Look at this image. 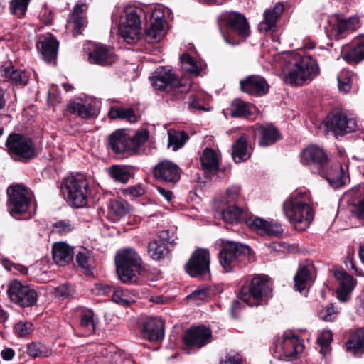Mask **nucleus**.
<instances>
[{"instance_id":"1","label":"nucleus","mask_w":364,"mask_h":364,"mask_svg":"<svg viewBox=\"0 0 364 364\" xmlns=\"http://www.w3.org/2000/svg\"><path fill=\"white\" fill-rule=\"evenodd\" d=\"M309 191L297 190L284 201L282 208L286 218L294 228L302 231L308 228L314 219Z\"/></svg>"},{"instance_id":"2","label":"nucleus","mask_w":364,"mask_h":364,"mask_svg":"<svg viewBox=\"0 0 364 364\" xmlns=\"http://www.w3.org/2000/svg\"><path fill=\"white\" fill-rule=\"evenodd\" d=\"M220 214L223 220L228 223L245 220L247 225L261 235L277 236L282 232L281 225L277 222L267 221L255 216L247 218L246 213L235 205H227L221 210Z\"/></svg>"},{"instance_id":"3","label":"nucleus","mask_w":364,"mask_h":364,"mask_svg":"<svg viewBox=\"0 0 364 364\" xmlns=\"http://www.w3.org/2000/svg\"><path fill=\"white\" fill-rule=\"evenodd\" d=\"M117 272L124 283H134L141 274V259L139 254L131 247L119 250L115 256Z\"/></svg>"},{"instance_id":"4","label":"nucleus","mask_w":364,"mask_h":364,"mask_svg":"<svg viewBox=\"0 0 364 364\" xmlns=\"http://www.w3.org/2000/svg\"><path fill=\"white\" fill-rule=\"evenodd\" d=\"M318 73V63L311 56L298 59L283 70L284 81L294 86L303 85L306 81L314 78Z\"/></svg>"},{"instance_id":"5","label":"nucleus","mask_w":364,"mask_h":364,"mask_svg":"<svg viewBox=\"0 0 364 364\" xmlns=\"http://www.w3.org/2000/svg\"><path fill=\"white\" fill-rule=\"evenodd\" d=\"M271 291L267 277L257 275L242 287L240 299L250 306H258L267 299Z\"/></svg>"},{"instance_id":"6","label":"nucleus","mask_w":364,"mask_h":364,"mask_svg":"<svg viewBox=\"0 0 364 364\" xmlns=\"http://www.w3.org/2000/svg\"><path fill=\"white\" fill-rule=\"evenodd\" d=\"M250 254V248L245 245L227 242L218 254L219 262L226 272H230L240 266V262Z\"/></svg>"},{"instance_id":"7","label":"nucleus","mask_w":364,"mask_h":364,"mask_svg":"<svg viewBox=\"0 0 364 364\" xmlns=\"http://www.w3.org/2000/svg\"><path fill=\"white\" fill-rule=\"evenodd\" d=\"M68 203L73 207H84L87 202L88 183L82 174L71 175L65 181Z\"/></svg>"},{"instance_id":"8","label":"nucleus","mask_w":364,"mask_h":364,"mask_svg":"<svg viewBox=\"0 0 364 364\" xmlns=\"http://www.w3.org/2000/svg\"><path fill=\"white\" fill-rule=\"evenodd\" d=\"M8 209L11 215L17 218L25 213L33 198V193L22 185L11 186L8 188Z\"/></svg>"},{"instance_id":"9","label":"nucleus","mask_w":364,"mask_h":364,"mask_svg":"<svg viewBox=\"0 0 364 364\" xmlns=\"http://www.w3.org/2000/svg\"><path fill=\"white\" fill-rule=\"evenodd\" d=\"M210 263L208 249L198 248L192 253L191 257L186 262V272L191 277L209 280L211 277Z\"/></svg>"},{"instance_id":"10","label":"nucleus","mask_w":364,"mask_h":364,"mask_svg":"<svg viewBox=\"0 0 364 364\" xmlns=\"http://www.w3.org/2000/svg\"><path fill=\"white\" fill-rule=\"evenodd\" d=\"M6 146L9 154L15 160H27L35 155V148L31 140L18 134L9 136Z\"/></svg>"},{"instance_id":"11","label":"nucleus","mask_w":364,"mask_h":364,"mask_svg":"<svg viewBox=\"0 0 364 364\" xmlns=\"http://www.w3.org/2000/svg\"><path fill=\"white\" fill-rule=\"evenodd\" d=\"M359 27V18L352 16L345 18L342 15L334 14L329 17L326 33L329 38L339 39L346 32H351Z\"/></svg>"},{"instance_id":"12","label":"nucleus","mask_w":364,"mask_h":364,"mask_svg":"<svg viewBox=\"0 0 364 364\" xmlns=\"http://www.w3.org/2000/svg\"><path fill=\"white\" fill-rule=\"evenodd\" d=\"M152 85L157 90L169 92L181 85V80L171 66L158 68L149 77Z\"/></svg>"},{"instance_id":"13","label":"nucleus","mask_w":364,"mask_h":364,"mask_svg":"<svg viewBox=\"0 0 364 364\" xmlns=\"http://www.w3.org/2000/svg\"><path fill=\"white\" fill-rule=\"evenodd\" d=\"M326 127L336 134H344L355 131L357 123L352 114L334 109L327 117Z\"/></svg>"},{"instance_id":"14","label":"nucleus","mask_w":364,"mask_h":364,"mask_svg":"<svg viewBox=\"0 0 364 364\" xmlns=\"http://www.w3.org/2000/svg\"><path fill=\"white\" fill-rule=\"evenodd\" d=\"M304 350L299 338L291 331H285L282 341L276 346L275 354L278 359L284 360L296 357Z\"/></svg>"},{"instance_id":"15","label":"nucleus","mask_w":364,"mask_h":364,"mask_svg":"<svg viewBox=\"0 0 364 364\" xmlns=\"http://www.w3.org/2000/svg\"><path fill=\"white\" fill-rule=\"evenodd\" d=\"M7 291L11 300L22 306H30L36 302V291L19 282L13 281L10 283Z\"/></svg>"},{"instance_id":"16","label":"nucleus","mask_w":364,"mask_h":364,"mask_svg":"<svg viewBox=\"0 0 364 364\" xmlns=\"http://www.w3.org/2000/svg\"><path fill=\"white\" fill-rule=\"evenodd\" d=\"M93 291L98 295L112 294V301L119 305L127 306L136 301V294L127 289L121 287H114L103 284H96Z\"/></svg>"},{"instance_id":"17","label":"nucleus","mask_w":364,"mask_h":364,"mask_svg":"<svg viewBox=\"0 0 364 364\" xmlns=\"http://www.w3.org/2000/svg\"><path fill=\"white\" fill-rule=\"evenodd\" d=\"M318 173L325 178L329 184L334 188L343 186L346 181V177L341 164L338 161L327 162L323 165Z\"/></svg>"},{"instance_id":"18","label":"nucleus","mask_w":364,"mask_h":364,"mask_svg":"<svg viewBox=\"0 0 364 364\" xmlns=\"http://www.w3.org/2000/svg\"><path fill=\"white\" fill-rule=\"evenodd\" d=\"M154 176L160 181L176 183L181 178L179 167L168 160L159 162L154 168Z\"/></svg>"},{"instance_id":"19","label":"nucleus","mask_w":364,"mask_h":364,"mask_svg":"<svg viewBox=\"0 0 364 364\" xmlns=\"http://www.w3.org/2000/svg\"><path fill=\"white\" fill-rule=\"evenodd\" d=\"M141 333L144 338L150 341L156 342L163 339L164 326L163 321L158 317H149L141 324Z\"/></svg>"},{"instance_id":"20","label":"nucleus","mask_w":364,"mask_h":364,"mask_svg":"<svg viewBox=\"0 0 364 364\" xmlns=\"http://www.w3.org/2000/svg\"><path fill=\"white\" fill-rule=\"evenodd\" d=\"M212 331L210 328L199 326L187 330L183 336V343L188 346L201 348L211 341Z\"/></svg>"},{"instance_id":"21","label":"nucleus","mask_w":364,"mask_h":364,"mask_svg":"<svg viewBox=\"0 0 364 364\" xmlns=\"http://www.w3.org/2000/svg\"><path fill=\"white\" fill-rule=\"evenodd\" d=\"M328 157L323 149L311 145L306 147L300 154V161L304 165H316L318 170L327 162Z\"/></svg>"},{"instance_id":"22","label":"nucleus","mask_w":364,"mask_h":364,"mask_svg":"<svg viewBox=\"0 0 364 364\" xmlns=\"http://www.w3.org/2000/svg\"><path fill=\"white\" fill-rule=\"evenodd\" d=\"M58 46V41L49 33L40 36L37 42V48L47 62H51L56 58Z\"/></svg>"},{"instance_id":"23","label":"nucleus","mask_w":364,"mask_h":364,"mask_svg":"<svg viewBox=\"0 0 364 364\" xmlns=\"http://www.w3.org/2000/svg\"><path fill=\"white\" fill-rule=\"evenodd\" d=\"M334 275L339 281V287L336 291L337 298L341 302H346L350 299L356 284L355 280L344 270H336Z\"/></svg>"},{"instance_id":"24","label":"nucleus","mask_w":364,"mask_h":364,"mask_svg":"<svg viewBox=\"0 0 364 364\" xmlns=\"http://www.w3.org/2000/svg\"><path fill=\"white\" fill-rule=\"evenodd\" d=\"M89 61L92 64L106 66L116 60L113 50L104 45H95L93 50L89 53Z\"/></svg>"},{"instance_id":"25","label":"nucleus","mask_w":364,"mask_h":364,"mask_svg":"<svg viewBox=\"0 0 364 364\" xmlns=\"http://www.w3.org/2000/svg\"><path fill=\"white\" fill-rule=\"evenodd\" d=\"M240 88L250 95H263L267 92L269 86L264 77L250 75L240 81Z\"/></svg>"},{"instance_id":"26","label":"nucleus","mask_w":364,"mask_h":364,"mask_svg":"<svg viewBox=\"0 0 364 364\" xmlns=\"http://www.w3.org/2000/svg\"><path fill=\"white\" fill-rule=\"evenodd\" d=\"M314 267L311 263L301 264L294 276L295 287L299 291L311 285L314 281Z\"/></svg>"},{"instance_id":"27","label":"nucleus","mask_w":364,"mask_h":364,"mask_svg":"<svg viewBox=\"0 0 364 364\" xmlns=\"http://www.w3.org/2000/svg\"><path fill=\"white\" fill-rule=\"evenodd\" d=\"M201 166L205 178L210 180L219 168V161L217 154L211 149H204L200 157Z\"/></svg>"},{"instance_id":"28","label":"nucleus","mask_w":364,"mask_h":364,"mask_svg":"<svg viewBox=\"0 0 364 364\" xmlns=\"http://www.w3.org/2000/svg\"><path fill=\"white\" fill-rule=\"evenodd\" d=\"M227 23L232 31L236 33L242 38L249 36L250 26L245 17L240 13L232 12L227 16Z\"/></svg>"},{"instance_id":"29","label":"nucleus","mask_w":364,"mask_h":364,"mask_svg":"<svg viewBox=\"0 0 364 364\" xmlns=\"http://www.w3.org/2000/svg\"><path fill=\"white\" fill-rule=\"evenodd\" d=\"M109 144L116 153L132 150L131 136L124 130L119 129L109 136Z\"/></svg>"},{"instance_id":"30","label":"nucleus","mask_w":364,"mask_h":364,"mask_svg":"<svg viewBox=\"0 0 364 364\" xmlns=\"http://www.w3.org/2000/svg\"><path fill=\"white\" fill-rule=\"evenodd\" d=\"M250 147L248 145L247 136L242 134L232 145V156L235 163L247 161L250 157Z\"/></svg>"},{"instance_id":"31","label":"nucleus","mask_w":364,"mask_h":364,"mask_svg":"<svg viewBox=\"0 0 364 364\" xmlns=\"http://www.w3.org/2000/svg\"><path fill=\"white\" fill-rule=\"evenodd\" d=\"M53 258L54 262L60 266L68 264L73 259L72 247L63 242L53 244Z\"/></svg>"},{"instance_id":"32","label":"nucleus","mask_w":364,"mask_h":364,"mask_svg":"<svg viewBox=\"0 0 364 364\" xmlns=\"http://www.w3.org/2000/svg\"><path fill=\"white\" fill-rule=\"evenodd\" d=\"M256 129L260 136L259 144L261 146L272 145L280 139L278 130L272 124L259 125Z\"/></svg>"},{"instance_id":"33","label":"nucleus","mask_w":364,"mask_h":364,"mask_svg":"<svg viewBox=\"0 0 364 364\" xmlns=\"http://www.w3.org/2000/svg\"><path fill=\"white\" fill-rule=\"evenodd\" d=\"M87 9L86 4L83 3L77 4L71 14L70 20L68 21L69 26L73 29V33L77 36L81 33V28L85 24L84 11Z\"/></svg>"},{"instance_id":"34","label":"nucleus","mask_w":364,"mask_h":364,"mask_svg":"<svg viewBox=\"0 0 364 364\" xmlns=\"http://www.w3.org/2000/svg\"><path fill=\"white\" fill-rule=\"evenodd\" d=\"M283 9V5L277 4L273 9L266 10L264 13V19L259 25L260 30H264L266 32L273 31L276 21L282 14Z\"/></svg>"},{"instance_id":"35","label":"nucleus","mask_w":364,"mask_h":364,"mask_svg":"<svg viewBox=\"0 0 364 364\" xmlns=\"http://www.w3.org/2000/svg\"><path fill=\"white\" fill-rule=\"evenodd\" d=\"M129 210V205L122 198L110 200L108 204V215L113 221L125 216Z\"/></svg>"},{"instance_id":"36","label":"nucleus","mask_w":364,"mask_h":364,"mask_svg":"<svg viewBox=\"0 0 364 364\" xmlns=\"http://www.w3.org/2000/svg\"><path fill=\"white\" fill-rule=\"evenodd\" d=\"M70 113L76 114L84 119H90L95 116L96 111L89 102H71L68 105Z\"/></svg>"},{"instance_id":"37","label":"nucleus","mask_w":364,"mask_h":364,"mask_svg":"<svg viewBox=\"0 0 364 364\" xmlns=\"http://www.w3.org/2000/svg\"><path fill=\"white\" fill-rule=\"evenodd\" d=\"M169 249L161 240H153L148 245V254L154 260H160L167 256Z\"/></svg>"},{"instance_id":"38","label":"nucleus","mask_w":364,"mask_h":364,"mask_svg":"<svg viewBox=\"0 0 364 364\" xmlns=\"http://www.w3.org/2000/svg\"><path fill=\"white\" fill-rule=\"evenodd\" d=\"M348 351L354 354L364 352V330L356 331L346 343Z\"/></svg>"},{"instance_id":"39","label":"nucleus","mask_w":364,"mask_h":364,"mask_svg":"<svg viewBox=\"0 0 364 364\" xmlns=\"http://www.w3.org/2000/svg\"><path fill=\"white\" fill-rule=\"evenodd\" d=\"M108 115L112 119H124L131 123H134L138 120L134 111L131 108L113 107L109 109Z\"/></svg>"},{"instance_id":"40","label":"nucleus","mask_w":364,"mask_h":364,"mask_svg":"<svg viewBox=\"0 0 364 364\" xmlns=\"http://www.w3.org/2000/svg\"><path fill=\"white\" fill-rule=\"evenodd\" d=\"M109 176L121 183H127L132 174L128 167L121 165H113L108 171Z\"/></svg>"},{"instance_id":"41","label":"nucleus","mask_w":364,"mask_h":364,"mask_svg":"<svg viewBox=\"0 0 364 364\" xmlns=\"http://www.w3.org/2000/svg\"><path fill=\"white\" fill-rule=\"evenodd\" d=\"M4 73L6 77L10 78L16 83L26 85L28 82L29 77L27 73L23 70L14 69L13 66L5 68Z\"/></svg>"},{"instance_id":"42","label":"nucleus","mask_w":364,"mask_h":364,"mask_svg":"<svg viewBox=\"0 0 364 364\" xmlns=\"http://www.w3.org/2000/svg\"><path fill=\"white\" fill-rule=\"evenodd\" d=\"M251 114L250 105L241 100H235L231 105V115L234 117H247Z\"/></svg>"},{"instance_id":"43","label":"nucleus","mask_w":364,"mask_h":364,"mask_svg":"<svg viewBox=\"0 0 364 364\" xmlns=\"http://www.w3.org/2000/svg\"><path fill=\"white\" fill-rule=\"evenodd\" d=\"M28 354L33 358H46L51 355V349L41 343H32L28 346Z\"/></svg>"},{"instance_id":"44","label":"nucleus","mask_w":364,"mask_h":364,"mask_svg":"<svg viewBox=\"0 0 364 364\" xmlns=\"http://www.w3.org/2000/svg\"><path fill=\"white\" fill-rule=\"evenodd\" d=\"M345 60L350 63H357L364 59V42L357 44L350 50L343 54Z\"/></svg>"},{"instance_id":"45","label":"nucleus","mask_w":364,"mask_h":364,"mask_svg":"<svg viewBox=\"0 0 364 364\" xmlns=\"http://www.w3.org/2000/svg\"><path fill=\"white\" fill-rule=\"evenodd\" d=\"M102 356L104 358V364L114 363V364H134V361L130 358H124L120 354L108 351L104 349L101 352Z\"/></svg>"},{"instance_id":"46","label":"nucleus","mask_w":364,"mask_h":364,"mask_svg":"<svg viewBox=\"0 0 364 364\" xmlns=\"http://www.w3.org/2000/svg\"><path fill=\"white\" fill-rule=\"evenodd\" d=\"M183 65H186L188 67L185 68L186 72L193 76H198L202 69V63L193 58L190 56L188 54L183 53ZM184 70V68H183Z\"/></svg>"},{"instance_id":"47","label":"nucleus","mask_w":364,"mask_h":364,"mask_svg":"<svg viewBox=\"0 0 364 364\" xmlns=\"http://www.w3.org/2000/svg\"><path fill=\"white\" fill-rule=\"evenodd\" d=\"M119 33L124 40L127 43L131 44L139 38L141 29H136L132 26L120 25Z\"/></svg>"},{"instance_id":"48","label":"nucleus","mask_w":364,"mask_h":364,"mask_svg":"<svg viewBox=\"0 0 364 364\" xmlns=\"http://www.w3.org/2000/svg\"><path fill=\"white\" fill-rule=\"evenodd\" d=\"M30 1L31 0H11L9 6L10 13L19 18L23 17Z\"/></svg>"},{"instance_id":"49","label":"nucleus","mask_w":364,"mask_h":364,"mask_svg":"<svg viewBox=\"0 0 364 364\" xmlns=\"http://www.w3.org/2000/svg\"><path fill=\"white\" fill-rule=\"evenodd\" d=\"M318 343L321 348V353L326 355L331 350V343L333 340V333L329 330H323L318 336Z\"/></svg>"},{"instance_id":"50","label":"nucleus","mask_w":364,"mask_h":364,"mask_svg":"<svg viewBox=\"0 0 364 364\" xmlns=\"http://www.w3.org/2000/svg\"><path fill=\"white\" fill-rule=\"evenodd\" d=\"M90 250L85 247H80L76 255V262L79 267L89 271L90 268Z\"/></svg>"},{"instance_id":"51","label":"nucleus","mask_w":364,"mask_h":364,"mask_svg":"<svg viewBox=\"0 0 364 364\" xmlns=\"http://www.w3.org/2000/svg\"><path fill=\"white\" fill-rule=\"evenodd\" d=\"M161 28L149 26L145 31V39L149 43L159 42L163 37L164 33Z\"/></svg>"},{"instance_id":"52","label":"nucleus","mask_w":364,"mask_h":364,"mask_svg":"<svg viewBox=\"0 0 364 364\" xmlns=\"http://www.w3.org/2000/svg\"><path fill=\"white\" fill-rule=\"evenodd\" d=\"M168 147L171 148L173 151H176L182 146V132H176L173 129L168 131Z\"/></svg>"},{"instance_id":"53","label":"nucleus","mask_w":364,"mask_h":364,"mask_svg":"<svg viewBox=\"0 0 364 364\" xmlns=\"http://www.w3.org/2000/svg\"><path fill=\"white\" fill-rule=\"evenodd\" d=\"M352 75L348 72H342L337 77L338 86L340 92H348L351 88Z\"/></svg>"},{"instance_id":"54","label":"nucleus","mask_w":364,"mask_h":364,"mask_svg":"<svg viewBox=\"0 0 364 364\" xmlns=\"http://www.w3.org/2000/svg\"><path fill=\"white\" fill-rule=\"evenodd\" d=\"M80 326L88 333L95 331V323L94 321V313L92 311H88L82 315Z\"/></svg>"},{"instance_id":"55","label":"nucleus","mask_w":364,"mask_h":364,"mask_svg":"<svg viewBox=\"0 0 364 364\" xmlns=\"http://www.w3.org/2000/svg\"><path fill=\"white\" fill-rule=\"evenodd\" d=\"M207 297V291L205 288L199 287L188 294L186 299L188 302L199 305Z\"/></svg>"},{"instance_id":"56","label":"nucleus","mask_w":364,"mask_h":364,"mask_svg":"<svg viewBox=\"0 0 364 364\" xmlns=\"http://www.w3.org/2000/svg\"><path fill=\"white\" fill-rule=\"evenodd\" d=\"M149 138V133L146 130L138 131L134 136H131L132 150H136L143 145Z\"/></svg>"},{"instance_id":"57","label":"nucleus","mask_w":364,"mask_h":364,"mask_svg":"<svg viewBox=\"0 0 364 364\" xmlns=\"http://www.w3.org/2000/svg\"><path fill=\"white\" fill-rule=\"evenodd\" d=\"M121 25L132 26L136 29H141V22L136 11L130 10L126 13L125 18Z\"/></svg>"},{"instance_id":"58","label":"nucleus","mask_w":364,"mask_h":364,"mask_svg":"<svg viewBox=\"0 0 364 364\" xmlns=\"http://www.w3.org/2000/svg\"><path fill=\"white\" fill-rule=\"evenodd\" d=\"M73 229V226L68 220H59L53 225V232L60 235L70 232Z\"/></svg>"},{"instance_id":"59","label":"nucleus","mask_w":364,"mask_h":364,"mask_svg":"<svg viewBox=\"0 0 364 364\" xmlns=\"http://www.w3.org/2000/svg\"><path fill=\"white\" fill-rule=\"evenodd\" d=\"M165 23L164 14L161 9L152 11L150 17V26L164 28Z\"/></svg>"},{"instance_id":"60","label":"nucleus","mask_w":364,"mask_h":364,"mask_svg":"<svg viewBox=\"0 0 364 364\" xmlns=\"http://www.w3.org/2000/svg\"><path fill=\"white\" fill-rule=\"evenodd\" d=\"M15 333L19 336H26L33 331V325L30 322L20 321L16 324Z\"/></svg>"},{"instance_id":"61","label":"nucleus","mask_w":364,"mask_h":364,"mask_svg":"<svg viewBox=\"0 0 364 364\" xmlns=\"http://www.w3.org/2000/svg\"><path fill=\"white\" fill-rule=\"evenodd\" d=\"M201 95H202L200 93H198L196 95H191L189 96V101L188 102V108L191 111H195V110L207 111V110H208L203 105L200 104Z\"/></svg>"},{"instance_id":"62","label":"nucleus","mask_w":364,"mask_h":364,"mask_svg":"<svg viewBox=\"0 0 364 364\" xmlns=\"http://www.w3.org/2000/svg\"><path fill=\"white\" fill-rule=\"evenodd\" d=\"M338 311L335 309L333 304H331L321 312V317L326 321H333L336 318Z\"/></svg>"},{"instance_id":"63","label":"nucleus","mask_w":364,"mask_h":364,"mask_svg":"<svg viewBox=\"0 0 364 364\" xmlns=\"http://www.w3.org/2000/svg\"><path fill=\"white\" fill-rule=\"evenodd\" d=\"M220 364H241L240 355L234 351L228 353Z\"/></svg>"},{"instance_id":"64","label":"nucleus","mask_w":364,"mask_h":364,"mask_svg":"<svg viewBox=\"0 0 364 364\" xmlns=\"http://www.w3.org/2000/svg\"><path fill=\"white\" fill-rule=\"evenodd\" d=\"M72 294V289L68 284H63L56 289V295L60 298H67Z\"/></svg>"}]
</instances>
